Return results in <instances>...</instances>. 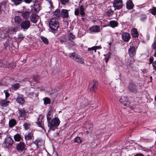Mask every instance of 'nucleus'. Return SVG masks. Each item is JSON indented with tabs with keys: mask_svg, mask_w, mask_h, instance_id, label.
<instances>
[{
	"mask_svg": "<svg viewBox=\"0 0 156 156\" xmlns=\"http://www.w3.org/2000/svg\"><path fill=\"white\" fill-rule=\"evenodd\" d=\"M9 44V41H6V42L4 44V48L6 49V48L8 47V45Z\"/></svg>",
	"mask_w": 156,
	"mask_h": 156,
	"instance_id": "nucleus-59",
	"label": "nucleus"
},
{
	"mask_svg": "<svg viewBox=\"0 0 156 156\" xmlns=\"http://www.w3.org/2000/svg\"><path fill=\"white\" fill-rule=\"evenodd\" d=\"M54 15L56 16L59 17L61 16V12L59 9H57L54 12Z\"/></svg>",
	"mask_w": 156,
	"mask_h": 156,
	"instance_id": "nucleus-34",
	"label": "nucleus"
},
{
	"mask_svg": "<svg viewBox=\"0 0 156 156\" xmlns=\"http://www.w3.org/2000/svg\"><path fill=\"white\" fill-rule=\"evenodd\" d=\"M136 51L135 48L134 46H130L128 50V53L131 57H132L136 55Z\"/></svg>",
	"mask_w": 156,
	"mask_h": 156,
	"instance_id": "nucleus-13",
	"label": "nucleus"
},
{
	"mask_svg": "<svg viewBox=\"0 0 156 156\" xmlns=\"http://www.w3.org/2000/svg\"><path fill=\"white\" fill-rule=\"evenodd\" d=\"M30 125V123H24L23 126L24 128L26 130H28L29 129Z\"/></svg>",
	"mask_w": 156,
	"mask_h": 156,
	"instance_id": "nucleus-47",
	"label": "nucleus"
},
{
	"mask_svg": "<svg viewBox=\"0 0 156 156\" xmlns=\"http://www.w3.org/2000/svg\"><path fill=\"white\" fill-rule=\"evenodd\" d=\"M154 58L152 57H151L149 58V64H151V63L153 61Z\"/></svg>",
	"mask_w": 156,
	"mask_h": 156,
	"instance_id": "nucleus-61",
	"label": "nucleus"
},
{
	"mask_svg": "<svg viewBox=\"0 0 156 156\" xmlns=\"http://www.w3.org/2000/svg\"><path fill=\"white\" fill-rule=\"evenodd\" d=\"M33 77L34 80L36 82H38L39 80V77L38 76H34Z\"/></svg>",
	"mask_w": 156,
	"mask_h": 156,
	"instance_id": "nucleus-53",
	"label": "nucleus"
},
{
	"mask_svg": "<svg viewBox=\"0 0 156 156\" xmlns=\"http://www.w3.org/2000/svg\"><path fill=\"white\" fill-rule=\"evenodd\" d=\"M131 35L133 37L135 38H136L138 37L139 34L136 29L133 28L132 29Z\"/></svg>",
	"mask_w": 156,
	"mask_h": 156,
	"instance_id": "nucleus-25",
	"label": "nucleus"
},
{
	"mask_svg": "<svg viewBox=\"0 0 156 156\" xmlns=\"http://www.w3.org/2000/svg\"><path fill=\"white\" fill-rule=\"evenodd\" d=\"M34 92H27V95L28 96L31 98L34 96Z\"/></svg>",
	"mask_w": 156,
	"mask_h": 156,
	"instance_id": "nucleus-52",
	"label": "nucleus"
},
{
	"mask_svg": "<svg viewBox=\"0 0 156 156\" xmlns=\"http://www.w3.org/2000/svg\"><path fill=\"white\" fill-rule=\"evenodd\" d=\"M128 90L131 92L137 93L138 90L137 84L133 82L129 83L128 86Z\"/></svg>",
	"mask_w": 156,
	"mask_h": 156,
	"instance_id": "nucleus-4",
	"label": "nucleus"
},
{
	"mask_svg": "<svg viewBox=\"0 0 156 156\" xmlns=\"http://www.w3.org/2000/svg\"><path fill=\"white\" fill-rule=\"evenodd\" d=\"M20 84L19 83H16L12 84L11 86V88L12 89L15 90H17L20 87Z\"/></svg>",
	"mask_w": 156,
	"mask_h": 156,
	"instance_id": "nucleus-38",
	"label": "nucleus"
},
{
	"mask_svg": "<svg viewBox=\"0 0 156 156\" xmlns=\"http://www.w3.org/2000/svg\"><path fill=\"white\" fill-rule=\"evenodd\" d=\"M61 16L63 18H67L69 16L68 11L66 9H62L61 11Z\"/></svg>",
	"mask_w": 156,
	"mask_h": 156,
	"instance_id": "nucleus-23",
	"label": "nucleus"
},
{
	"mask_svg": "<svg viewBox=\"0 0 156 156\" xmlns=\"http://www.w3.org/2000/svg\"><path fill=\"white\" fill-rule=\"evenodd\" d=\"M61 4L62 5H65L68 2L69 0H60Z\"/></svg>",
	"mask_w": 156,
	"mask_h": 156,
	"instance_id": "nucleus-54",
	"label": "nucleus"
},
{
	"mask_svg": "<svg viewBox=\"0 0 156 156\" xmlns=\"http://www.w3.org/2000/svg\"><path fill=\"white\" fill-rule=\"evenodd\" d=\"M16 124V121L14 119H12L9 120V125L10 127H12Z\"/></svg>",
	"mask_w": 156,
	"mask_h": 156,
	"instance_id": "nucleus-36",
	"label": "nucleus"
},
{
	"mask_svg": "<svg viewBox=\"0 0 156 156\" xmlns=\"http://www.w3.org/2000/svg\"><path fill=\"white\" fill-rule=\"evenodd\" d=\"M147 16L146 14H141L140 16V20L142 21H144L147 18Z\"/></svg>",
	"mask_w": 156,
	"mask_h": 156,
	"instance_id": "nucleus-49",
	"label": "nucleus"
},
{
	"mask_svg": "<svg viewBox=\"0 0 156 156\" xmlns=\"http://www.w3.org/2000/svg\"><path fill=\"white\" fill-rule=\"evenodd\" d=\"M4 92L5 94V99L6 100L7 98L9 97V94L8 92L6 91H5Z\"/></svg>",
	"mask_w": 156,
	"mask_h": 156,
	"instance_id": "nucleus-58",
	"label": "nucleus"
},
{
	"mask_svg": "<svg viewBox=\"0 0 156 156\" xmlns=\"http://www.w3.org/2000/svg\"><path fill=\"white\" fill-rule=\"evenodd\" d=\"M34 11L36 12H38L40 10V5L39 4H35L32 9Z\"/></svg>",
	"mask_w": 156,
	"mask_h": 156,
	"instance_id": "nucleus-30",
	"label": "nucleus"
},
{
	"mask_svg": "<svg viewBox=\"0 0 156 156\" xmlns=\"http://www.w3.org/2000/svg\"><path fill=\"white\" fill-rule=\"evenodd\" d=\"M30 21L33 23H36L38 19V16L35 14H32L30 16Z\"/></svg>",
	"mask_w": 156,
	"mask_h": 156,
	"instance_id": "nucleus-16",
	"label": "nucleus"
},
{
	"mask_svg": "<svg viewBox=\"0 0 156 156\" xmlns=\"http://www.w3.org/2000/svg\"><path fill=\"white\" fill-rule=\"evenodd\" d=\"M128 98L126 96L122 97L119 100V102L123 105L126 106L128 103Z\"/></svg>",
	"mask_w": 156,
	"mask_h": 156,
	"instance_id": "nucleus-17",
	"label": "nucleus"
},
{
	"mask_svg": "<svg viewBox=\"0 0 156 156\" xmlns=\"http://www.w3.org/2000/svg\"><path fill=\"white\" fill-rule=\"evenodd\" d=\"M104 131L103 129H100L96 131L95 132L96 135L97 136L102 134Z\"/></svg>",
	"mask_w": 156,
	"mask_h": 156,
	"instance_id": "nucleus-45",
	"label": "nucleus"
},
{
	"mask_svg": "<svg viewBox=\"0 0 156 156\" xmlns=\"http://www.w3.org/2000/svg\"><path fill=\"white\" fill-rule=\"evenodd\" d=\"M30 25V23L29 21L26 20L23 21L20 24L21 28L25 31L28 29Z\"/></svg>",
	"mask_w": 156,
	"mask_h": 156,
	"instance_id": "nucleus-6",
	"label": "nucleus"
},
{
	"mask_svg": "<svg viewBox=\"0 0 156 156\" xmlns=\"http://www.w3.org/2000/svg\"><path fill=\"white\" fill-rule=\"evenodd\" d=\"M134 156H144V155L141 153H139L136 154Z\"/></svg>",
	"mask_w": 156,
	"mask_h": 156,
	"instance_id": "nucleus-63",
	"label": "nucleus"
},
{
	"mask_svg": "<svg viewBox=\"0 0 156 156\" xmlns=\"http://www.w3.org/2000/svg\"><path fill=\"white\" fill-rule=\"evenodd\" d=\"M19 117L21 119L24 120L26 117L27 112L26 111L23 109H20L18 110Z\"/></svg>",
	"mask_w": 156,
	"mask_h": 156,
	"instance_id": "nucleus-9",
	"label": "nucleus"
},
{
	"mask_svg": "<svg viewBox=\"0 0 156 156\" xmlns=\"http://www.w3.org/2000/svg\"><path fill=\"white\" fill-rule=\"evenodd\" d=\"M10 101L3 100L0 102V105L3 107H6L8 105Z\"/></svg>",
	"mask_w": 156,
	"mask_h": 156,
	"instance_id": "nucleus-32",
	"label": "nucleus"
},
{
	"mask_svg": "<svg viewBox=\"0 0 156 156\" xmlns=\"http://www.w3.org/2000/svg\"><path fill=\"white\" fill-rule=\"evenodd\" d=\"M16 66V65L15 63H9L7 65L4 64L3 65L4 68H6L8 69H13Z\"/></svg>",
	"mask_w": 156,
	"mask_h": 156,
	"instance_id": "nucleus-26",
	"label": "nucleus"
},
{
	"mask_svg": "<svg viewBox=\"0 0 156 156\" xmlns=\"http://www.w3.org/2000/svg\"><path fill=\"white\" fill-rule=\"evenodd\" d=\"M32 1V0H24V2L26 3H30Z\"/></svg>",
	"mask_w": 156,
	"mask_h": 156,
	"instance_id": "nucleus-62",
	"label": "nucleus"
},
{
	"mask_svg": "<svg viewBox=\"0 0 156 156\" xmlns=\"http://www.w3.org/2000/svg\"><path fill=\"white\" fill-rule=\"evenodd\" d=\"M122 0H115L113 3V6L115 9H120L122 8Z\"/></svg>",
	"mask_w": 156,
	"mask_h": 156,
	"instance_id": "nucleus-8",
	"label": "nucleus"
},
{
	"mask_svg": "<svg viewBox=\"0 0 156 156\" xmlns=\"http://www.w3.org/2000/svg\"><path fill=\"white\" fill-rule=\"evenodd\" d=\"M80 14L82 16H83L85 15L84 12V7L83 5H81L80 6Z\"/></svg>",
	"mask_w": 156,
	"mask_h": 156,
	"instance_id": "nucleus-40",
	"label": "nucleus"
},
{
	"mask_svg": "<svg viewBox=\"0 0 156 156\" xmlns=\"http://www.w3.org/2000/svg\"><path fill=\"white\" fill-rule=\"evenodd\" d=\"M8 36L7 30L5 29L0 32V37L2 38H4Z\"/></svg>",
	"mask_w": 156,
	"mask_h": 156,
	"instance_id": "nucleus-29",
	"label": "nucleus"
},
{
	"mask_svg": "<svg viewBox=\"0 0 156 156\" xmlns=\"http://www.w3.org/2000/svg\"><path fill=\"white\" fill-rule=\"evenodd\" d=\"M60 121L58 117H55L53 119L51 120L48 122V125L49 127L48 130L49 131L50 130L53 131L57 128L60 123Z\"/></svg>",
	"mask_w": 156,
	"mask_h": 156,
	"instance_id": "nucleus-1",
	"label": "nucleus"
},
{
	"mask_svg": "<svg viewBox=\"0 0 156 156\" xmlns=\"http://www.w3.org/2000/svg\"><path fill=\"white\" fill-rule=\"evenodd\" d=\"M21 138V136L19 134H16L14 136V139L16 141H19L20 140Z\"/></svg>",
	"mask_w": 156,
	"mask_h": 156,
	"instance_id": "nucleus-43",
	"label": "nucleus"
},
{
	"mask_svg": "<svg viewBox=\"0 0 156 156\" xmlns=\"http://www.w3.org/2000/svg\"><path fill=\"white\" fill-rule=\"evenodd\" d=\"M49 27L51 31H55L59 27L58 20L56 17H53L48 22Z\"/></svg>",
	"mask_w": 156,
	"mask_h": 156,
	"instance_id": "nucleus-2",
	"label": "nucleus"
},
{
	"mask_svg": "<svg viewBox=\"0 0 156 156\" xmlns=\"http://www.w3.org/2000/svg\"><path fill=\"white\" fill-rule=\"evenodd\" d=\"M24 37V36L22 34H20L18 35V38L20 40H22Z\"/></svg>",
	"mask_w": 156,
	"mask_h": 156,
	"instance_id": "nucleus-51",
	"label": "nucleus"
},
{
	"mask_svg": "<svg viewBox=\"0 0 156 156\" xmlns=\"http://www.w3.org/2000/svg\"><path fill=\"white\" fill-rule=\"evenodd\" d=\"M89 30L92 32H100V27L96 25L90 27Z\"/></svg>",
	"mask_w": 156,
	"mask_h": 156,
	"instance_id": "nucleus-24",
	"label": "nucleus"
},
{
	"mask_svg": "<svg viewBox=\"0 0 156 156\" xmlns=\"http://www.w3.org/2000/svg\"><path fill=\"white\" fill-rule=\"evenodd\" d=\"M40 38L42 41L45 44H48L49 43L48 40L46 37L43 36H40Z\"/></svg>",
	"mask_w": 156,
	"mask_h": 156,
	"instance_id": "nucleus-39",
	"label": "nucleus"
},
{
	"mask_svg": "<svg viewBox=\"0 0 156 156\" xmlns=\"http://www.w3.org/2000/svg\"><path fill=\"white\" fill-rule=\"evenodd\" d=\"M5 30H7L8 36L9 34H13L14 32L17 31L16 29L13 27L6 29Z\"/></svg>",
	"mask_w": 156,
	"mask_h": 156,
	"instance_id": "nucleus-20",
	"label": "nucleus"
},
{
	"mask_svg": "<svg viewBox=\"0 0 156 156\" xmlns=\"http://www.w3.org/2000/svg\"><path fill=\"white\" fill-rule=\"evenodd\" d=\"M86 127L87 129L86 131V133L87 134L91 132L93 130V125L91 123H89L88 122H86Z\"/></svg>",
	"mask_w": 156,
	"mask_h": 156,
	"instance_id": "nucleus-15",
	"label": "nucleus"
},
{
	"mask_svg": "<svg viewBox=\"0 0 156 156\" xmlns=\"http://www.w3.org/2000/svg\"><path fill=\"white\" fill-rule=\"evenodd\" d=\"M16 101L17 102L22 105L25 102L23 96L22 95H19L17 98Z\"/></svg>",
	"mask_w": 156,
	"mask_h": 156,
	"instance_id": "nucleus-19",
	"label": "nucleus"
},
{
	"mask_svg": "<svg viewBox=\"0 0 156 156\" xmlns=\"http://www.w3.org/2000/svg\"><path fill=\"white\" fill-rule=\"evenodd\" d=\"M151 47L153 50L156 51V41H154L152 44Z\"/></svg>",
	"mask_w": 156,
	"mask_h": 156,
	"instance_id": "nucleus-50",
	"label": "nucleus"
},
{
	"mask_svg": "<svg viewBox=\"0 0 156 156\" xmlns=\"http://www.w3.org/2000/svg\"><path fill=\"white\" fill-rule=\"evenodd\" d=\"M33 133L31 132L29 133L28 134L24 135L25 139L26 140H32L34 137Z\"/></svg>",
	"mask_w": 156,
	"mask_h": 156,
	"instance_id": "nucleus-27",
	"label": "nucleus"
},
{
	"mask_svg": "<svg viewBox=\"0 0 156 156\" xmlns=\"http://www.w3.org/2000/svg\"><path fill=\"white\" fill-rule=\"evenodd\" d=\"M150 12L153 15H154L156 14V7H153L152 9H150Z\"/></svg>",
	"mask_w": 156,
	"mask_h": 156,
	"instance_id": "nucleus-48",
	"label": "nucleus"
},
{
	"mask_svg": "<svg viewBox=\"0 0 156 156\" xmlns=\"http://www.w3.org/2000/svg\"><path fill=\"white\" fill-rule=\"evenodd\" d=\"M40 142V140H36L34 142V143L36 145L37 147L38 143Z\"/></svg>",
	"mask_w": 156,
	"mask_h": 156,
	"instance_id": "nucleus-60",
	"label": "nucleus"
},
{
	"mask_svg": "<svg viewBox=\"0 0 156 156\" xmlns=\"http://www.w3.org/2000/svg\"><path fill=\"white\" fill-rule=\"evenodd\" d=\"M68 40H69V47H72L75 45V44L73 41V40L75 39V37L72 33H68L67 36L66 37Z\"/></svg>",
	"mask_w": 156,
	"mask_h": 156,
	"instance_id": "nucleus-5",
	"label": "nucleus"
},
{
	"mask_svg": "<svg viewBox=\"0 0 156 156\" xmlns=\"http://www.w3.org/2000/svg\"><path fill=\"white\" fill-rule=\"evenodd\" d=\"M15 22L17 24H19L21 20V18L19 16H16L14 19Z\"/></svg>",
	"mask_w": 156,
	"mask_h": 156,
	"instance_id": "nucleus-37",
	"label": "nucleus"
},
{
	"mask_svg": "<svg viewBox=\"0 0 156 156\" xmlns=\"http://www.w3.org/2000/svg\"><path fill=\"white\" fill-rule=\"evenodd\" d=\"M53 117V113L52 110L51 108H49L47 115V119L48 122L51 120Z\"/></svg>",
	"mask_w": 156,
	"mask_h": 156,
	"instance_id": "nucleus-21",
	"label": "nucleus"
},
{
	"mask_svg": "<svg viewBox=\"0 0 156 156\" xmlns=\"http://www.w3.org/2000/svg\"><path fill=\"white\" fill-rule=\"evenodd\" d=\"M126 6L128 9H132L134 6L131 0H129L126 3Z\"/></svg>",
	"mask_w": 156,
	"mask_h": 156,
	"instance_id": "nucleus-28",
	"label": "nucleus"
},
{
	"mask_svg": "<svg viewBox=\"0 0 156 156\" xmlns=\"http://www.w3.org/2000/svg\"><path fill=\"white\" fill-rule=\"evenodd\" d=\"M69 56L70 58L78 63L81 64L84 63L83 59L79 55L76 53H70Z\"/></svg>",
	"mask_w": 156,
	"mask_h": 156,
	"instance_id": "nucleus-3",
	"label": "nucleus"
},
{
	"mask_svg": "<svg viewBox=\"0 0 156 156\" xmlns=\"http://www.w3.org/2000/svg\"><path fill=\"white\" fill-rule=\"evenodd\" d=\"M25 146L24 142H20L17 145L16 149L18 151L22 152L24 150Z\"/></svg>",
	"mask_w": 156,
	"mask_h": 156,
	"instance_id": "nucleus-10",
	"label": "nucleus"
},
{
	"mask_svg": "<svg viewBox=\"0 0 156 156\" xmlns=\"http://www.w3.org/2000/svg\"><path fill=\"white\" fill-rule=\"evenodd\" d=\"M82 141V139L79 136H77L74 139V143L80 144Z\"/></svg>",
	"mask_w": 156,
	"mask_h": 156,
	"instance_id": "nucleus-35",
	"label": "nucleus"
},
{
	"mask_svg": "<svg viewBox=\"0 0 156 156\" xmlns=\"http://www.w3.org/2000/svg\"><path fill=\"white\" fill-rule=\"evenodd\" d=\"M109 23L110 26L113 28L117 26L118 25V23L115 21H111L109 22Z\"/></svg>",
	"mask_w": 156,
	"mask_h": 156,
	"instance_id": "nucleus-33",
	"label": "nucleus"
},
{
	"mask_svg": "<svg viewBox=\"0 0 156 156\" xmlns=\"http://www.w3.org/2000/svg\"><path fill=\"white\" fill-rule=\"evenodd\" d=\"M58 40L61 44L64 43L69 47V40L66 36H61L58 37Z\"/></svg>",
	"mask_w": 156,
	"mask_h": 156,
	"instance_id": "nucleus-14",
	"label": "nucleus"
},
{
	"mask_svg": "<svg viewBox=\"0 0 156 156\" xmlns=\"http://www.w3.org/2000/svg\"><path fill=\"white\" fill-rule=\"evenodd\" d=\"M7 1H3L0 3V8L2 11L4 10L6 8Z\"/></svg>",
	"mask_w": 156,
	"mask_h": 156,
	"instance_id": "nucleus-31",
	"label": "nucleus"
},
{
	"mask_svg": "<svg viewBox=\"0 0 156 156\" xmlns=\"http://www.w3.org/2000/svg\"><path fill=\"white\" fill-rule=\"evenodd\" d=\"M43 100L44 102V104L45 105H47L50 103L51 101L50 99L48 98H44L43 99Z\"/></svg>",
	"mask_w": 156,
	"mask_h": 156,
	"instance_id": "nucleus-42",
	"label": "nucleus"
},
{
	"mask_svg": "<svg viewBox=\"0 0 156 156\" xmlns=\"http://www.w3.org/2000/svg\"><path fill=\"white\" fill-rule=\"evenodd\" d=\"M43 118V116L42 115H40L38 118L37 121L36 122L37 124L39 127L41 128L42 129L43 128V122L42 120Z\"/></svg>",
	"mask_w": 156,
	"mask_h": 156,
	"instance_id": "nucleus-12",
	"label": "nucleus"
},
{
	"mask_svg": "<svg viewBox=\"0 0 156 156\" xmlns=\"http://www.w3.org/2000/svg\"><path fill=\"white\" fill-rule=\"evenodd\" d=\"M152 65L153 69L156 71V61L153 62Z\"/></svg>",
	"mask_w": 156,
	"mask_h": 156,
	"instance_id": "nucleus-57",
	"label": "nucleus"
},
{
	"mask_svg": "<svg viewBox=\"0 0 156 156\" xmlns=\"http://www.w3.org/2000/svg\"><path fill=\"white\" fill-rule=\"evenodd\" d=\"M52 96H54V98H55L57 97V96L58 95V91L57 90L55 91L53 93L51 94Z\"/></svg>",
	"mask_w": 156,
	"mask_h": 156,
	"instance_id": "nucleus-56",
	"label": "nucleus"
},
{
	"mask_svg": "<svg viewBox=\"0 0 156 156\" xmlns=\"http://www.w3.org/2000/svg\"><path fill=\"white\" fill-rule=\"evenodd\" d=\"M93 83L92 86L90 88V90L95 92L97 89L98 82L97 81L95 80L93 81Z\"/></svg>",
	"mask_w": 156,
	"mask_h": 156,
	"instance_id": "nucleus-18",
	"label": "nucleus"
},
{
	"mask_svg": "<svg viewBox=\"0 0 156 156\" xmlns=\"http://www.w3.org/2000/svg\"><path fill=\"white\" fill-rule=\"evenodd\" d=\"M80 12L79 9H75L74 12V14L76 16H78Z\"/></svg>",
	"mask_w": 156,
	"mask_h": 156,
	"instance_id": "nucleus-55",
	"label": "nucleus"
},
{
	"mask_svg": "<svg viewBox=\"0 0 156 156\" xmlns=\"http://www.w3.org/2000/svg\"><path fill=\"white\" fill-rule=\"evenodd\" d=\"M13 2H14V4L16 5H17L20 4L23 0H12Z\"/></svg>",
	"mask_w": 156,
	"mask_h": 156,
	"instance_id": "nucleus-46",
	"label": "nucleus"
},
{
	"mask_svg": "<svg viewBox=\"0 0 156 156\" xmlns=\"http://www.w3.org/2000/svg\"><path fill=\"white\" fill-rule=\"evenodd\" d=\"M30 12L27 11H23L21 13L22 17L24 19H27L30 17Z\"/></svg>",
	"mask_w": 156,
	"mask_h": 156,
	"instance_id": "nucleus-22",
	"label": "nucleus"
},
{
	"mask_svg": "<svg viewBox=\"0 0 156 156\" xmlns=\"http://www.w3.org/2000/svg\"><path fill=\"white\" fill-rule=\"evenodd\" d=\"M94 47H93L91 48H88V50L89 51H91V50H93V49H94Z\"/></svg>",
	"mask_w": 156,
	"mask_h": 156,
	"instance_id": "nucleus-64",
	"label": "nucleus"
},
{
	"mask_svg": "<svg viewBox=\"0 0 156 156\" xmlns=\"http://www.w3.org/2000/svg\"><path fill=\"white\" fill-rule=\"evenodd\" d=\"M13 143V140L10 137L6 138L4 143V144L5 145V147L7 148L11 147L12 146Z\"/></svg>",
	"mask_w": 156,
	"mask_h": 156,
	"instance_id": "nucleus-7",
	"label": "nucleus"
},
{
	"mask_svg": "<svg viewBox=\"0 0 156 156\" xmlns=\"http://www.w3.org/2000/svg\"><path fill=\"white\" fill-rule=\"evenodd\" d=\"M114 13V11L111 9L108 10L106 12V15L108 16H112Z\"/></svg>",
	"mask_w": 156,
	"mask_h": 156,
	"instance_id": "nucleus-44",
	"label": "nucleus"
},
{
	"mask_svg": "<svg viewBox=\"0 0 156 156\" xmlns=\"http://www.w3.org/2000/svg\"><path fill=\"white\" fill-rule=\"evenodd\" d=\"M104 56H105V61L107 63L108 62V60L111 58V53L109 52H108L105 55H104Z\"/></svg>",
	"mask_w": 156,
	"mask_h": 156,
	"instance_id": "nucleus-41",
	"label": "nucleus"
},
{
	"mask_svg": "<svg viewBox=\"0 0 156 156\" xmlns=\"http://www.w3.org/2000/svg\"><path fill=\"white\" fill-rule=\"evenodd\" d=\"M130 34L127 32H123L122 35V38L124 42H128L130 38Z\"/></svg>",
	"mask_w": 156,
	"mask_h": 156,
	"instance_id": "nucleus-11",
	"label": "nucleus"
}]
</instances>
